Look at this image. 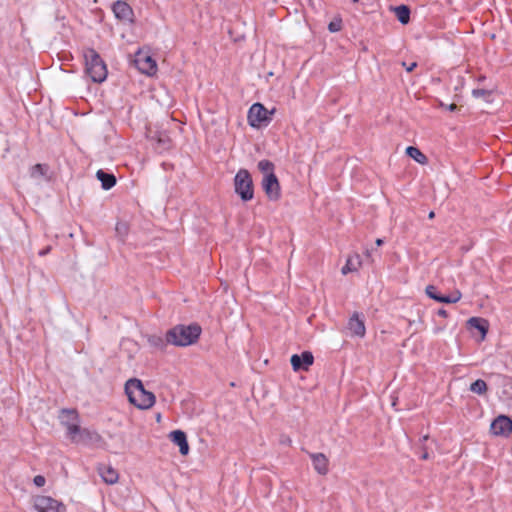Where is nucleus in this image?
Wrapping results in <instances>:
<instances>
[{"instance_id":"obj_1","label":"nucleus","mask_w":512,"mask_h":512,"mask_svg":"<svg viewBox=\"0 0 512 512\" xmlns=\"http://www.w3.org/2000/svg\"><path fill=\"white\" fill-rule=\"evenodd\" d=\"M125 393L130 404L140 410L150 409L156 402L154 393L147 391L137 378H131L125 383Z\"/></svg>"},{"instance_id":"obj_2","label":"nucleus","mask_w":512,"mask_h":512,"mask_svg":"<svg viewBox=\"0 0 512 512\" xmlns=\"http://www.w3.org/2000/svg\"><path fill=\"white\" fill-rule=\"evenodd\" d=\"M201 334L199 325H177L167 332L166 340L175 346H188L194 344Z\"/></svg>"},{"instance_id":"obj_3","label":"nucleus","mask_w":512,"mask_h":512,"mask_svg":"<svg viewBox=\"0 0 512 512\" xmlns=\"http://www.w3.org/2000/svg\"><path fill=\"white\" fill-rule=\"evenodd\" d=\"M85 71L93 82L101 83L107 77V68L100 55L93 49L84 52Z\"/></svg>"},{"instance_id":"obj_4","label":"nucleus","mask_w":512,"mask_h":512,"mask_svg":"<svg viewBox=\"0 0 512 512\" xmlns=\"http://www.w3.org/2000/svg\"><path fill=\"white\" fill-rule=\"evenodd\" d=\"M235 192L244 202L250 201L254 197L253 181L250 173L246 169H240L234 178Z\"/></svg>"},{"instance_id":"obj_5","label":"nucleus","mask_w":512,"mask_h":512,"mask_svg":"<svg viewBox=\"0 0 512 512\" xmlns=\"http://www.w3.org/2000/svg\"><path fill=\"white\" fill-rule=\"evenodd\" d=\"M74 444L89 445L94 447H104L106 442L103 437L95 430L82 428L79 426L75 432L69 437Z\"/></svg>"},{"instance_id":"obj_6","label":"nucleus","mask_w":512,"mask_h":512,"mask_svg":"<svg viewBox=\"0 0 512 512\" xmlns=\"http://www.w3.org/2000/svg\"><path fill=\"white\" fill-rule=\"evenodd\" d=\"M32 507L36 512H66V505L51 496L36 494L31 498Z\"/></svg>"},{"instance_id":"obj_7","label":"nucleus","mask_w":512,"mask_h":512,"mask_svg":"<svg viewBox=\"0 0 512 512\" xmlns=\"http://www.w3.org/2000/svg\"><path fill=\"white\" fill-rule=\"evenodd\" d=\"M274 110L268 111L261 103L253 104L248 112V123L254 128H259L270 121V115Z\"/></svg>"},{"instance_id":"obj_8","label":"nucleus","mask_w":512,"mask_h":512,"mask_svg":"<svg viewBox=\"0 0 512 512\" xmlns=\"http://www.w3.org/2000/svg\"><path fill=\"white\" fill-rule=\"evenodd\" d=\"M134 62L138 70L143 74L153 76L157 72L156 61L142 49L136 53Z\"/></svg>"},{"instance_id":"obj_9","label":"nucleus","mask_w":512,"mask_h":512,"mask_svg":"<svg viewBox=\"0 0 512 512\" xmlns=\"http://www.w3.org/2000/svg\"><path fill=\"white\" fill-rule=\"evenodd\" d=\"M512 432V419L506 415L497 416L490 425V433L496 437H508Z\"/></svg>"},{"instance_id":"obj_10","label":"nucleus","mask_w":512,"mask_h":512,"mask_svg":"<svg viewBox=\"0 0 512 512\" xmlns=\"http://www.w3.org/2000/svg\"><path fill=\"white\" fill-rule=\"evenodd\" d=\"M59 419L61 424L66 428L68 438L80 426V417L74 409H62Z\"/></svg>"},{"instance_id":"obj_11","label":"nucleus","mask_w":512,"mask_h":512,"mask_svg":"<svg viewBox=\"0 0 512 512\" xmlns=\"http://www.w3.org/2000/svg\"><path fill=\"white\" fill-rule=\"evenodd\" d=\"M262 187L267 197L271 201H277L281 196V188L275 174L264 175Z\"/></svg>"},{"instance_id":"obj_12","label":"nucleus","mask_w":512,"mask_h":512,"mask_svg":"<svg viewBox=\"0 0 512 512\" xmlns=\"http://www.w3.org/2000/svg\"><path fill=\"white\" fill-rule=\"evenodd\" d=\"M113 13L122 22L133 23L134 13L132 8L124 1H117L113 5Z\"/></svg>"},{"instance_id":"obj_13","label":"nucleus","mask_w":512,"mask_h":512,"mask_svg":"<svg viewBox=\"0 0 512 512\" xmlns=\"http://www.w3.org/2000/svg\"><path fill=\"white\" fill-rule=\"evenodd\" d=\"M294 371L301 369L307 371L314 362V357L311 352L304 351L301 355L294 354L290 359Z\"/></svg>"},{"instance_id":"obj_14","label":"nucleus","mask_w":512,"mask_h":512,"mask_svg":"<svg viewBox=\"0 0 512 512\" xmlns=\"http://www.w3.org/2000/svg\"><path fill=\"white\" fill-rule=\"evenodd\" d=\"M348 329L353 336L363 338L366 334L364 320L360 318L359 313L355 312L348 321Z\"/></svg>"},{"instance_id":"obj_15","label":"nucleus","mask_w":512,"mask_h":512,"mask_svg":"<svg viewBox=\"0 0 512 512\" xmlns=\"http://www.w3.org/2000/svg\"><path fill=\"white\" fill-rule=\"evenodd\" d=\"M425 293L429 298H431L435 301H438L441 303H448V304L456 303V302L460 301V299L462 297V293L459 290L454 291V298L440 296L437 294L436 287L433 285H428L425 288Z\"/></svg>"},{"instance_id":"obj_16","label":"nucleus","mask_w":512,"mask_h":512,"mask_svg":"<svg viewBox=\"0 0 512 512\" xmlns=\"http://www.w3.org/2000/svg\"><path fill=\"white\" fill-rule=\"evenodd\" d=\"M170 440L179 447L181 455L185 456L189 453V444L186 434L181 430H174L169 434Z\"/></svg>"},{"instance_id":"obj_17","label":"nucleus","mask_w":512,"mask_h":512,"mask_svg":"<svg viewBox=\"0 0 512 512\" xmlns=\"http://www.w3.org/2000/svg\"><path fill=\"white\" fill-rule=\"evenodd\" d=\"M310 458L312 460L315 471L320 475H326L329 471V460L323 453H311Z\"/></svg>"},{"instance_id":"obj_18","label":"nucleus","mask_w":512,"mask_h":512,"mask_svg":"<svg viewBox=\"0 0 512 512\" xmlns=\"http://www.w3.org/2000/svg\"><path fill=\"white\" fill-rule=\"evenodd\" d=\"M362 266V259L359 254L349 256L346 264L342 267L341 273L347 275L348 273L357 272Z\"/></svg>"},{"instance_id":"obj_19","label":"nucleus","mask_w":512,"mask_h":512,"mask_svg":"<svg viewBox=\"0 0 512 512\" xmlns=\"http://www.w3.org/2000/svg\"><path fill=\"white\" fill-rule=\"evenodd\" d=\"M467 324L471 328L477 329L481 334V341H483L486 338V335L489 330V323L486 319L479 318V317H471Z\"/></svg>"},{"instance_id":"obj_20","label":"nucleus","mask_w":512,"mask_h":512,"mask_svg":"<svg viewBox=\"0 0 512 512\" xmlns=\"http://www.w3.org/2000/svg\"><path fill=\"white\" fill-rule=\"evenodd\" d=\"M99 473L102 479L107 484H115L118 482L119 474L111 466L103 465L99 468Z\"/></svg>"},{"instance_id":"obj_21","label":"nucleus","mask_w":512,"mask_h":512,"mask_svg":"<svg viewBox=\"0 0 512 512\" xmlns=\"http://www.w3.org/2000/svg\"><path fill=\"white\" fill-rule=\"evenodd\" d=\"M96 177L101 182L102 188L105 190L111 189L116 184L115 176L113 174L105 173L103 170H98Z\"/></svg>"},{"instance_id":"obj_22","label":"nucleus","mask_w":512,"mask_h":512,"mask_svg":"<svg viewBox=\"0 0 512 512\" xmlns=\"http://www.w3.org/2000/svg\"><path fill=\"white\" fill-rule=\"evenodd\" d=\"M406 154L421 165L428 163V158L417 147L409 146L406 148Z\"/></svg>"},{"instance_id":"obj_23","label":"nucleus","mask_w":512,"mask_h":512,"mask_svg":"<svg viewBox=\"0 0 512 512\" xmlns=\"http://www.w3.org/2000/svg\"><path fill=\"white\" fill-rule=\"evenodd\" d=\"M395 15L397 19L402 24H407L410 20V10L405 5H400L394 8Z\"/></svg>"},{"instance_id":"obj_24","label":"nucleus","mask_w":512,"mask_h":512,"mask_svg":"<svg viewBox=\"0 0 512 512\" xmlns=\"http://www.w3.org/2000/svg\"><path fill=\"white\" fill-rule=\"evenodd\" d=\"M469 389L473 393H476L478 395H483L487 392L488 386L484 380L478 379L475 382L471 383Z\"/></svg>"},{"instance_id":"obj_25","label":"nucleus","mask_w":512,"mask_h":512,"mask_svg":"<svg viewBox=\"0 0 512 512\" xmlns=\"http://www.w3.org/2000/svg\"><path fill=\"white\" fill-rule=\"evenodd\" d=\"M258 169L265 175L274 174V164L269 160H261L258 163Z\"/></svg>"},{"instance_id":"obj_26","label":"nucleus","mask_w":512,"mask_h":512,"mask_svg":"<svg viewBox=\"0 0 512 512\" xmlns=\"http://www.w3.org/2000/svg\"><path fill=\"white\" fill-rule=\"evenodd\" d=\"M47 172V166L42 164H36L31 168V177L39 179L44 177Z\"/></svg>"},{"instance_id":"obj_27","label":"nucleus","mask_w":512,"mask_h":512,"mask_svg":"<svg viewBox=\"0 0 512 512\" xmlns=\"http://www.w3.org/2000/svg\"><path fill=\"white\" fill-rule=\"evenodd\" d=\"M153 140H156L158 145L167 148L171 142L169 136L165 133L163 134H156L155 136H151Z\"/></svg>"},{"instance_id":"obj_28","label":"nucleus","mask_w":512,"mask_h":512,"mask_svg":"<svg viewBox=\"0 0 512 512\" xmlns=\"http://www.w3.org/2000/svg\"><path fill=\"white\" fill-rule=\"evenodd\" d=\"M472 95L476 98H484L491 95V91L485 89H474Z\"/></svg>"},{"instance_id":"obj_29","label":"nucleus","mask_w":512,"mask_h":512,"mask_svg":"<svg viewBox=\"0 0 512 512\" xmlns=\"http://www.w3.org/2000/svg\"><path fill=\"white\" fill-rule=\"evenodd\" d=\"M33 483L36 487L41 488L46 484V479L43 475H37L33 478Z\"/></svg>"},{"instance_id":"obj_30","label":"nucleus","mask_w":512,"mask_h":512,"mask_svg":"<svg viewBox=\"0 0 512 512\" xmlns=\"http://www.w3.org/2000/svg\"><path fill=\"white\" fill-rule=\"evenodd\" d=\"M328 29L330 32H338L341 30V20L331 21L329 23Z\"/></svg>"},{"instance_id":"obj_31","label":"nucleus","mask_w":512,"mask_h":512,"mask_svg":"<svg viewBox=\"0 0 512 512\" xmlns=\"http://www.w3.org/2000/svg\"><path fill=\"white\" fill-rule=\"evenodd\" d=\"M439 106L442 107V108H445V109H447V110H449L451 112H454V111H456L458 109L456 104L452 103V104L447 105V104H445L442 101L439 103Z\"/></svg>"},{"instance_id":"obj_32","label":"nucleus","mask_w":512,"mask_h":512,"mask_svg":"<svg viewBox=\"0 0 512 512\" xmlns=\"http://www.w3.org/2000/svg\"><path fill=\"white\" fill-rule=\"evenodd\" d=\"M402 65L406 68L408 72H411L414 70V68L417 66L416 62L411 63L410 65H406L405 62L402 63Z\"/></svg>"},{"instance_id":"obj_33","label":"nucleus","mask_w":512,"mask_h":512,"mask_svg":"<svg viewBox=\"0 0 512 512\" xmlns=\"http://www.w3.org/2000/svg\"><path fill=\"white\" fill-rule=\"evenodd\" d=\"M438 315H439V316H441V317H443V318H447V317H448V313H447V311H446V310H444V309H439V310H438Z\"/></svg>"},{"instance_id":"obj_34","label":"nucleus","mask_w":512,"mask_h":512,"mask_svg":"<svg viewBox=\"0 0 512 512\" xmlns=\"http://www.w3.org/2000/svg\"><path fill=\"white\" fill-rule=\"evenodd\" d=\"M92 129L91 128H86L84 131H83V136L84 137H89L91 134H92Z\"/></svg>"},{"instance_id":"obj_35","label":"nucleus","mask_w":512,"mask_h":512,"mask_svg":"<svg viewBox=\"0 0 512 512\" xmlns=\"http://www.w3.org/2000/svg\"><path fill=\"white\" fill-rule=\"evenodd\" d=\"M443 331V327L435 326L432 330L433 334H438Z\"/></svg>"},{"instance_id":"obj_36","label":"nucleus","mask_w":512,"mask_h":512,"mask_svg":"<svg viewBox=\"0 0 512 512\" xmlns=\"http://www.w3.org/2000/svg\"><path fill=\"white\" fill-rule=\"evenodd\" d=\"M50 249H51V247H49V246L46 247L45 249H43L42 251L39 252V255L40 256L46 255L47 253H49Z\"/></svg>"},{"instance_id":"obj_37","label":"nucleus","mask_w":512,"mask_h":512,"mask_svg":"<svg viewBox=\"0 0 512 512\" xmlns=\"http://www.w3.org/2000/svg\"><path fill=\"white\" fill-rule=\"evenodd\" d=\"M120 227L123 228L124 231H126V225L125 224H118L117 227H116V230H120Z\"/></svg>"},{"instance_id":"obj_38","label":"nucleus","mask_w":512,"mask_h":512,"mask_svg":"<svg viewBox=\"0 0 512 512\" xmlns=\"http://www.w3.org/2000/svg\"><path fill=\"white\" fill-rule=\"evenodd\" d=\"M375 243L377 246H381V245H383V240L378 238V239H376Z\"/></svg>"},{"instance_id":"obj_39","label":"nucleus","mask_w":512,"mask_h":512,"mask_svg":"<svg viewBox=\"0 0 512 512\" xmlns=\"http://www.w3.org/2000/svg\"><path fill=\"white\" fill-rule=\"evenodd\" d=\"M428 217L429 219H433L435 217V213L433 211H431L429 214H428Z\"/></svg>"},{"instance_id":"obj_40","label":"nucleus","mask_w":512,"mask_h":512,"mask_svg":"<svg viewBox=\"0 0 512 512\" xmlns=\"http://www.w3.org/2000/svg\"><path fill=\"white\" fill-rule=\"evenodd\" d=\"M365 256H366L367 258H370V257H371V252H370V250H366V251H365Z\"/></svg>"},{"instance_id":"obj_41","label":"nucleus","mask_w":512,"mask_h":512,"mask_svg":"<svg viewBox=\"0 0 512 512\" xmlns=\"http://www.w3.org/2000/svg\"><path fill=\"white\" fill-rule=\"evenodd\" d=\"M415 325V321L409 320V326Z\"/></svg>"},{"instance_id":"obj_42","label":"nucleus","mask_w":512,"mask_h":512,"mask_svg":"<svg viewBox=\"0 0 512 512\" xmlns=\"http://www.w3.org/2000/svg\"><path fill=\"white\" fill-rule=\"evenodd\" d=\"M422 458L423 459H427L428 458V454L427 453L423 454Z\"/></svg>"},{"instance_id":"obj_43","label":"nucleus","mask_w":512,"mask_h":512,"mask_svg":"<svg viewBox=\"0 0 512 512\" xmlns=\"http://www.w3.org/2000/svg\"><path fill=\"white\" fill-rule=\"evenodd\" d=\"M156 419H157V421L159 422V421H160V419H161V415H160V414H158Z\"/></svg>"},{"instance_id":"obj_44","label":"nucleus","mask_w":512,"mask_h":512,"mask_svg":"<svg viewBox=\"0 0 512 512\" xmlns=\"http://www.w3.org/2000/svg\"><path fill=\"white\" fill-rule=\"evenodd\" d=\"M422 322H423V320H422V318L420 317V318H419L418 323H422Z\"/></svg>"},{"instance_id":"obj_45","label":"nucleus","mask_w":512,"mask_h":512,"mask_svg":"<svg viewBox=\"0 0 512 512\" xmlns=\"http://www.w3.org/2000/svg\"><path fill=\"white\" fill-rule=\"evenodd\" d=\"M354 3H357L359 0H352Z\"/></svg>"},{"instance_id":"obj_46","label":"nucleus","mask_w":512,"mask_h":512,"mask_svg":"<svg viewBox=\"0 0 512 512\" xmlns=\"http://www.w3.org/2000/svg\"><path fill=\"white\" fill-rule=\"evenodd\" d=\"M449 297H450V298H454V293H453L451 296H449Z\"/></svg>"}]
</instances>
